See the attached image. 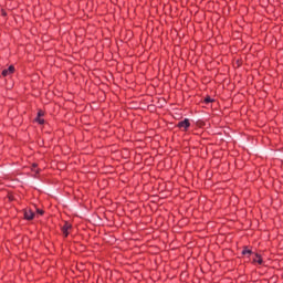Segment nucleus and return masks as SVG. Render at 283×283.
I'll list each match as a JSON object with an SVG mask.
<instances>
[{
	"mask_svg": "<svg viewBox=\"0 0 283 283\" xmlns=\"http://www.w3.org/2000/svg\"><path fill=\"white\" fill-rule=\"evenodd\" d=\"M177 127L179 129H185V132L188 130L189 127H191V122H189V118H185L184 120H180L178 124H177Z\"/></svg>",
	"mask_w": 283,
	"mask_h": 283,
	"instance_id": "f257e3e1",
	"label": "nucleus"
},
{
	"mask_svg": "<svg viewBox=\"0 0 283 283\" xmlns=\"http://www.w3.org/2000/svg\"><path fill=\"white\" fill-rule=\"evenodd\" d=\"M23 216H24V220H34V211L30 210V209H24L23 210Z\"/></svg>",
	"mask_w": 283,
	"mask_h": 283,
	"instance_id": "f03ea898",
	"label": "nucleus"
},
{
	"mask_svg": "<svg viewBox=\"0 0 283 283\" xmlns=\"http://www.w3.org/2000/svg\"><path fill=\"white\" fill-rule=\"evenodd\" d=\"M70 229H72V224H70L69 222H65L64 226L62 227V231L65 235V238H67V235H70Z\"/></svg>",
	"mask_w": 283,
	"mask_h": 283,
	"instance_id": "7ed1b4c3",
	"label": "nucleus"
},
{
	"mask_svg": "<svg viewBox=\"0 0 283 283\" xmlns=\"http://www.w3.org/2000/svg\"><path fill=\"white\" fill-rule=\"evenodd\" d=\"M8 74H14V66L10 65L8 69L2 71V76H8Z\"/></svg>",
	"mask_w": 283,
	"mask_h": 283,
	"instance_id": "20e7f679",
	"label": "nucleus"
},
{
	"mask_svg": "<svg viewBox=\"0 0 283 283\" xmlns=\"http://www.w3.org/2000/svg\"><path fill=\"white\" fill-rule=\"evenodd\" d=\"M253 255H254V258H253L254 263L256 262V264H264V261L262 260V255H260L259 253H254V252H253Z\"/></svg>",
	"mask_w": 283,
	"mask_h": 283,
	"instance_id": "39448f33",
	"label": "nucleus"
},
{
	"mask_svg": "<svg viewBox=\"0 0 283 283\" xmlns=\"http://www.w3.org/2000/svg\"><path fill=\"white\" fill-rule=\"evenodd\" d=\"M242 255H253V251L249 250L247 247L242 250Z\"/></svg>",
	"mask_w": 283,
	"mask_h": 283,
	"instance_id": "423d86ee",
	"label": "nucleus"
},
{
	"mask_svg": "<svg viewBox=\"0 0 283 283\" xmlns=\"http://www.w3.org/2000/svg\"><path fill=\"white\" fill-rule=\"evenodd\" d=\"M216 99L211 98V96H207L203 99V103H206V105H209V103H213Z\"/></svg>",
	"mask_w": 283,
	"mask_h": 283,
	"instance_id": "0eeeda50",
	"label": "nucleus"
},
{
	"mask_svg": "<svg viewBox=\"0 0 283 283\" xmlns=\"http://www.w3.org/2000/svg\"><path fill=\"white\" fill-rule=\"evenodd\" d=\"M35 123H39V125H45V119H43L41 117H36Z\"/></svg>",
	"mask_w": 283,
	"mask_h": 283,
	"instance_id": "6e6552de",
	"label": "nucleus"
},
{
	"mask_svg": "<svg viewBox=\"0 0 283 283\" xmlns=\"http://www.w3.org/2000/svg\"><path fill=\"white\" fill-rule=\"evenodd\" d=\"M43 116H44L43 111H39V112H38V116H36V117H38V118H41V117H43Z\"/></svg>",
	"mask_w": 283,
	"mask_h": 283,
	"instance_id": "1a4fd4ad",
	"label": "nucleus"
},
{
	"mask_svg": "<svg viewBox=\"0 0 283 283\" xmlns=\"http://www.w3.org/2000/svg\"><path fill=\"white\" fill-rule=\"evenodd\" d=\"M36 213H38L39 216H43L45 212H44L43 210H41V209H36Z\"/></svg>",
	"mask_w": 283,
	"mask_h": 283,
	"instance_id": "9d476101",
	"label": "nucleus"
},
{
	"mask_svg": "<svg viewBox=\"0 0 283 283\" xmlns=\"http://www.w3.org/2000/svg\"><path fill=\"white\" fill-rule=\"evenodd\" d=\"M197 125H199V127H202V125H205V122L199 120V122H197Z\"/></svg>",
	"mask_w": 283,
	"mask_h": 283,
	"instance_id": "9b49d317",
	"label": "nucleus"
},
{
	"mask_svg": "<svg viewBox=\"0 0 283 283\" xmlns=\"http://www.w3.org/2000/svg\"><path fill=\"white\" fill-rule=\"evenodd\" d=\"M33 167H36V164H34Z\"/></svg>",
	"mask_w": 283,
	"mask_h": 283,
	"instance_id": "f8f14e48",
	"label": "nucleus"
}]
</instances>
